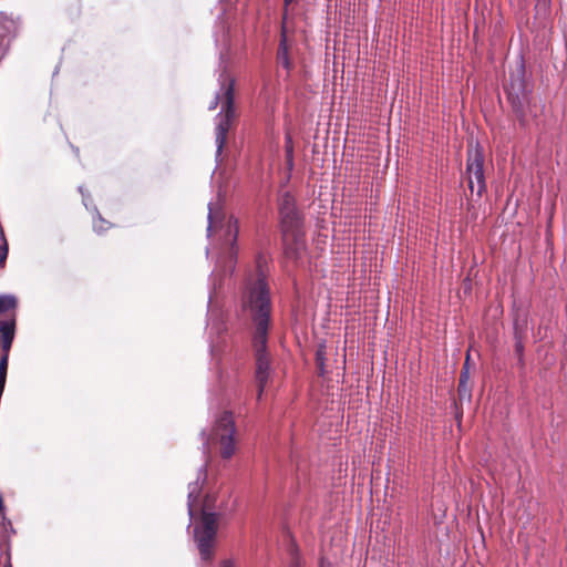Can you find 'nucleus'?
I'll return each mask as SVG.
<instances>
[{
    "mask_svg": "<svg viewBox=\"0 0 567 567\" xmlns=\"http://www.w3.org/2000/svg\"><path fill=\"white\" fill-rule=\"evenodd\" d=\"M0 236H1V240H2V244L0 245V267H4L9 248H8L7 239L4 237L3 229L1 227H0Z\"/></svg>",
    "mask_w": 567,
    "mask_h": 567,
    "instance_id": "dca6fc26",
    "label": "nucleus"
},
{
    "mask_svg": "<svg viewBox=\"0 0 567 567\" xmlns=\"http://www.w3.org/2000/svg\"><path fill=\"white\" fill-rule=\"evenodd\" d=\"M277 59H278V63L281 64L286 70L289 71L291 69V62L288 58V52H287V48L285 45V40H282L280 43Z\"/></svg>",
    "mask_w": 567,
    "mask_h": 567,
    "instance_id": "ddd939ff",
    "label": "nucleus"
},
{
    "mask_svg": "<svg viewBox=\"0 0 567 567\" xmlns=\"http://www.w3.org/2000/svg\"><path fill=\"white\" fill-rule=\"evenodd\" d=\"M466 175L468 188L473 194L481 197L486 190V182L484 175V151L480 144L470 145L467 148Z\"/></svg>",
    "mask_w": 567,
    "mask_h": 567,
    "instance_id": "423d86ee",
    "label": "nucleus"
},
{
    "mask_svg": "<svg viewBox=\"0 0 567 567\" xmlns=\"http://www.w3.org/2000/svg\"><path fill=\"white\" fill-rule=\"evenodd\" d=\"M295 0H284V14L282 18L286 19L288 14V8Z\"/></svg>",
    "mask_w": 567,
    "mask_h": 567,
    "instance_id": "412c9836",
    "label": "nucleus"
},
{
    "mask_svg": "<svg viewBox=\"0 0 567 567\" xmlns=\"http://www.w3.org/2000/svg\"><path fill=\"white\" fill-rule=\"evenodd\" d=\"M9 363V353H2L0 359V393H3Z\"/></svg>",
    "mask_w": 567,
    "mask_h": 567,
    "instance_id": "f8f14e48",
    "label": "nucleus"
},
{
    "mask_svg": "<svg viewBox=\"0 0 567 567\" xmlns=\"http://www.w3.org/2000/svg\"><path fill=\"white\" fill-rule=\"evenodd\" d=\"M110 227H111V224L107 220H105L104 218H102L101 216H99V218L93 224V228L97 233L107 230Z\"/></svg>",
    "mask_w": 567,
    "mask_h": 567,
    "instance_id": "a211bd4d",
    "label": "nucleus"
},
{
    "mask_svg": "<svg viewBox=\"0 0 567 567\" xmlns=\"http://www.w3.org/2000/svg\"><path fill=\"white\" fill-rule=\"evenodd\" d=\"M320 567H331V565L330 564H326L323 560H321Z\"/></svg>",
    "mask_w": 567,
    "mask_h": 567,
    "instance_id": "a878e982",
    "label": "nucleus"
},
{
    "mask_svg": "<svg viewBox=\"0 0 567 567\" xmlns=\"http://www.w3.org/2000/svg\"><path fill=\"white\" fill-rule=\"evenodd\" d=\"M194 491H195V488L192 492H189V495H188L189 498L193 497Z\"/></svg>",
    "mask_w": 567,
    "mask_h": 567,
    "instance_id": "bb28decb",
    "label": "nucleus"
},
{
    "mask_svg": "<svg viewBox=\"0 0 567 567\" xmlns=\"http://www.w3.org/2000/svg\"><path fill=\"white\" fill-rule=\"evenodd\" d=\"M239 233L238 219L230 216L226 223V229L224 234L225 244L229 245V257L235 259L238 252L236 247L237 238Z\"/></svg>",
    "mask_w": 567,
    "mask_h": 567,
    "instance_id": "1a4fd4ad",
    "label": "nucleus"
},
{
    "mask_svg": "<svg viewBox=\"0 0 567 567\" xmlns=\"http://www.w3.org/2000/svg\"><path fill=\"white\" fill-rule=\"evenodd\" d=\"M223 97H221V117L216 126V145L217 154L219 155L227 143L228 132L235 123L236 110H235V84L234 80H228L223 84Z\"/></svg>",
    "mask_w": 567,
    "mask_h": 567,
    "instance_id": "39448f33",
    "label": "nucleus"
},
{
    "mask_svg": "<svg viewBox=\"0 0 567 567\" xmlns=\"http://www.w3.org/2000/svg\"><path fill=\"white\" fill-rule=\"evenodd\" d=\"M457 395H458V401L461 403H463V402H471V399H472V388L470 386V384L458 383V385H457Z\"/></svg>",
    "mask_w": 567,
    "mask_h": 567,
    "instance_id": "4468645a",
    "label": "nucleus"
},
{
    "mask_svg": "<svg viewBox=\"0 0 567 567\" xmlns=\"http://www.w3.org/2000/svg\"><path fill=\"white\" fill-rule=\"evenodd\" d=\"M3 499H2V496L0 495V513L3 511Z\"/></svg>",
    "mask_w": 567,
    "mask_h": 567,
    "instance_id": "393cba45",
    "label": "nucleus"
},
{
    "mask_svg": "<svg viewBox=\"0 0 567 567\" xmlns=\"http://www.w3.org/2000/svg\"><path fill=\"white\" fill-rule=\"evenodd\" d=\"M221 567H236L234 560L231 559H226L221 563Z\"/></svg>",
    "mask_w": 567,
    "mask_h": 567,
    "instance_id": "4be33fe9",
    "label": "nucleus"
},
{
    "mask_svg": "<svg viewBox=\"0 0 567 567\" xmlns=\"http://www.w3.org/2000/svg\"><path fill=\"white\" fill-rule=\"evenodd\" d=\"M217 104H218V97H216V100L214 101V103L210 105V107H209V109H210V110L216 109Z\"/></svg>",
    "mask_w": 567,
    "mask_h": 567,
    "instance_id": "5701e85b",
    "label": "nucleus"
},
{
    "mask_svg": "<svg viewBox=\"0 0 567 567\" xmlns=\"http://www.w3.org/2000/svg\"><path fill=\"white\" fill-rule=\"evenodd\" d=\"M279 214L285 238H291L297 247L303 245V218L296 207L295 197L286 192L279 198Z\"/></svg>",
    "mask_w": 567,
    "mask_h": 567,
    "instance_id": "f03ea898",
    "label": "nucleus"
},
{
    "mask_svg": "<svg viewBox=\"0 0 567 567\" xmlns=\"http://www.w3.org/2000/svg\"><path fill=\"white\" fill-rule=\"evenodd\" d=\"M526 337V329L525 326H520L517 322L515 323V331H514V338H515V347L514 351L516 355L518 357V360L522 364H524V340Z\"/></svg>",
    "mask_w": 567,
    "mask_h": 567,
    "instance_id": "9d476101",
    "label": "nucleus"
},
{
    "mask_svg": "<svg viewBox=\"0 0 567 567\" xmlns=\"http://www.w3.org/2000/svg\"><path fill=\"white\" fill-rule=\"evenodd\" d=\"M468 360H470V355L466 357V360L463 364V368L460 373L458 383L468 384V381H470Z\"/></svg>",
    "mask_w": 567,
    "mask_h": 567,
    "instance_id": "f3484780",
    "label": "nucleus"
},
{
    "mask_svg": "<svg viewBox=\"0 0 567 567\" xmlns=\"http://www.w3.org/2000/svg\"><path fill=\"white\" fill-rule=\"evenodd\" d=\"M292 152H293V146H292L291 137L287 136L286 153H287V157H288L289 163L292 162Z\"/></svg>",
    "mask_w": 567,
    "mask_h": 567,
    "instance_id": "6ab92c4d",
    "label": "nucleus"
},
{
    "mask_svg": "<svg viewBox=\"0 0 567 567\" xmlns=\"http://www.w3.org/2000/svg\"><path fill=\"white\" fill-rule=\"evenodd\" d=\"M208 219H209L208 230H212L213 228H216L217 221H216L215 216L212 214V212L208 215Z\"/></svg>",
    "mask_w": 567,
    "mask_h": 567,
    "instance_id": "aec40b11",
    "label": "nucleus"
},
{
    "mask_svg": "<svg viewBox=\"0 0 567 567\" xmlns=\"http://www.w3.org/2000/svg\"><path fill=\"white\" fill-rule=\"evenodd\" d=\"M220 515L203 511L199 522L194 527L195 542L203 560H212Z\"/></svg>",
    "mask_w": 567,
    "mask_h": 567,
    "instance_id": "7ed1b4c3",
    "label": "nucleus"
},
{
    "mask_svg": "<svg viewBox=\"0 0 567 567\" xmlns=\"http://www.w3.org/2000/svg\"><path fill=\"white\" fill-rule=\"evenodd\" d=\"M523 91L524 84L523 81H519L517 86L512 84L511 87L507 89V97L517 120L522 125H525L528 121L527 109L529 103L526 94H524Z\"/></svg>",
    "mask_w": 567,
    "mask_h": 567,
    "instance_id": "0eeeda50",
    "label": "nucleus"
},
{
    "mask_svg": "<svg viewBox=\"0 0 567 567\" xmlns=\"http://www.w3.org/2000/svg\"><path fill=\"white\" fill-rule=\"evenodd\" d=\"M17 313H10L0 320V348L2 353H9L16 336Z\"/></svg>",
    "mask_w": 567,
    "mask_h": 567,
    "instance_id": "6e6552de",
    "label": "nucleus"
},
{
    "mask_svg": "<svg viewBox=\"0 0 567 567\" xmlns=\"http://www.w3.org/2000/svg\"><path fill=\"white\" fill-rule=\"evenodd\" d=\"M18 298L14 295H0V315L16 313Z\"/></svg>",
    "mask_w": 567,
    "mask_h": 567,
    "instance_id": "9b49d317",
    "label": "nucleus"
},
{
    "mask_svg": "<svg viewBox=\"0 0 567 567\" xmlns=\"http://www.w3.org/2000/svg\"><path fill=\"white\" fill-rule=\"evenodd\" d=\"M4 567H12V564H11V560H10V556H8L7 563H6Z\"/></svg>",
    "mask_w": 567,
    "mask_h": 567,
    "instance_id": "b1692460",
    "label": "nucleus"
},
{
    "mask_svg": "<svg viewBox=\"0 0 567 567\" xmlns=\"http://www.w3.org/2000/svg\"><path fill=\"white\" fill-rule=\"evenodd\" d=\"M258 275L255 280H249L241 296V309L247 311L254 324L251 346L255 353V378L258 388V399L261 398L269 380L270 355L268 352V334L271 328V299L269 287L262 272V266L267 262L265 257H257Z\"/></svg>",
    "mask_w": 567,
    "mask_h": 567,
    "instance_id": "f257e3e1",
    "label": "nucleus"
},
{
    "mask_svg": "<svg viewBox=\"0 0 567 567\" xmlns=\"http://www.w3.org/2000/svg\"><path fill=\"white\" fill-rule=\"evenodd\" d=\"M235 433L234 415L229 411H224L216 419L209 441L219 445L220 456L225 460L230 458L236 452Z\"/></svg>",
    "mask_w": 567,
    "mask_h": 567,
    "instance_id": "20e7f679",
    "label": "nucleus"
},
{
    "mask_svg": "<svg viewBox=\"0 0 567 567\" xmlns=\"http://www.w3.org/2000/svg\"><path fill=\"white\" fill-rule=\"evenodd\" d=\"M326 361V350L323 346H320L316 352V365L320 375H323Z\"/></svg>",
    "mask_w": 567,
    "mask_h": 567,
    "instance_id": "2eb2a0df",
    "label": "nucleus"
}]
</instances>
